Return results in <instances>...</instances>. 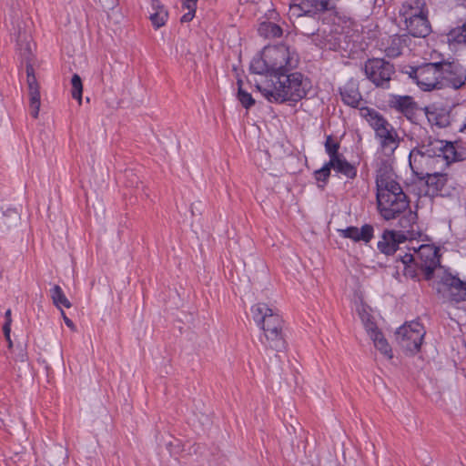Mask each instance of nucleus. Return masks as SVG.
<instances>
[{"mask_svg":"<svg viewBox=\"0 0 466 466\" xmlns=\"http://www.w3.org/2000/svg\"><path fill=\"white\" fill-rule=\"evenodd\" d=\"M20 221V215L15 208H0V235L5 234L15 228Z\"/></svg>","mask_w":466,"mask_h":466,"instance_id":"obj_24","label":"nucleus"},{"mask_svg":"<svg viewBox=\"0 0 466 466\" xmlns=\"http://www.w3.org/2000/svg\"><path fill=\"white\" fill-rule=\"evenodd\" d=\"M309 5L310 7L316 8L317 10H327L328 2L324 0H301L299 5Z\"/></svg>","mask_w":466,"mask_h":466,"instance_id":"obj_39","label":"nucleus"},{"mask_svg":"<svg viewBox=\"0 0 466 466\" xmlns=\"http://www.w3.org/2000/svg\"><path fill=\"white\" fill-rule=\"evenodd\" d=\"M339 94L344 104L357 108L362 101V96L359 89V82L350 79L343 87L339 88Z\"/></svg>","mask_w":466,"mask_h":466,"instance_id":"obj_19","label":"nucleus"},{"mask_svg":"<svg viewBox=\"0 0 466 466\" xmlns=\"http://www.w3.org/2000/svg\"><path fill=\"white\" fill-rule=\"evenodd\" d=\"M339 157L340 156H330L329 162L325 163L322 167H328L329 171L331 169L336 171Z\"/></svg>","mask_w":466,"mask_h":466,"instance_id":"obj_41","label":"nucleus"},{"mask_svg":"<svg viewBox=\"0 0 466 466\" xmlns=\"http://www.w3.org/2000/svg\"><path fill=\"white\" fill-rule=\"evenodd\" d=\"M441 89L451 87L458 90L466 85V69L454 61H440Z\"/></svg>","mask_w":466,"mask_h":466,"instance_id":"obj_8","label":"nucleus"},{"mask_svg":"<svg viewBox=\"0 0 466 466\" xmlns=\"http://www.w3.org/2000/svg\"><path fill=\"white\" fill-rule=\"evenodd\" d=\"M443 148L441 151V162L442 170H445L451 164L454 162L462 161L466 158V151L462 148H456L452 142L444 141L442 143Z\"/></svg>","mask_w":466,"mask_h":466,"instance_id":"obj_18","label":"nucleus"},{"mask_svg":"<svg viewBox=\"0 0 466 466\" xmlns=\"http://www.w3.org/2000/svg\"><path fill=\"white\" fill-rule=\"evenodd\" d=\"M336 172L350 179H353L357 177V167L350 164L343 155L339 157Z\"/></svg>","mask_w":466,"mask_h":466,"instance_id":"obj_31","label":"nucleus"},{"mask_svg":"<svg viewBox=\"0 0 466 466\" xmlns=\"http://www.w3.org/2000/svg\"><path fill=\"white\" fill-rule=\"evenodd\" d=\"M338 232L344 238L365 244L370 243L374 237V228L370 224H364L361 228L350 226L343 229H338Z\"/></svg>","mask_w":466,"mask_h":466,"instance_id":"obj_16","label":"nucleus"},{"mask_svg":"<svg viewBox=\"0 0 466 466\" xmlns=\"http://www.w3.org/2000/svg\"><path fill=\"white\" fill-rule=\"evenodd\" d=\"M249 69L253 74L266 75L267 77L271 78V70L268 61H266L263 50L252 58Z\"/></svg>","mask_w":466,"mask_h":466,"instance_id":"obj_27","label":"nucleus"},{"mask_svg":"<svg viewBox=\"0 0 466 466\" xmlns=\"http://www.w3.org/2000/svg\"><path fill=\"white\" fill-rule=\"evenodd\" d=\"M332 39L331 30H328L327 27H320V25H319V31L316 32L310 40L316 46L324 48L328 45L332 44Z\"/></svg>","mask_w":466,"mask_h":466,"instance_id":"obj_28","label":"nucleus"},{"mask_svg":"<svg viewBox=\"0 0 466 466\" xmlns=\"http://www.w3.org/2000/svg\"><path fill=\"white\" fill-rule=\"evenodd\" d=\"M447 37L450 43L466 45V23L451 29Z\"/></svg>","mask_w":466,"mask_h":466,"instance_id":"obj_33","label":"nucleus"},{"mask_svg":"<svg viewBox=\"0 0 466 466\" xmlns=\"http://www.w3.org/2000/svg\"><path fill=\"white\" fill-rule=\"evenodd\" d=\"M464 129L466 130V125L464 126Z\"/></svg>","mask_w":466,"mask_h":466,"instance_id":"obj_50","label":"nucleus"},{"mask_svg":"<svg viewBox=\"0 0 466 466\" xmlns=\"http://www.w3.org/2000/svg\"><path fill=\"white\" fill-rule=\"evenodd\" d=\"M258 33L267 38H275L282 35V28L272 22H263L259 25Z\"/></svg>","mask_w":466,"mask_h":466,"instance_id":"obj_30","label":"nucleus"},{"mask_svg":"<svg viewBox=\"0 0 466 466\" xmlns=\"http://www.w3.org/2000/svg\"><path fill=\"white\" fill-rule=\"evenodd\" d=\"M3 332H4L5 339L11 343V340H10L11 325H9L8 323H4Z\"/></svg>","mask_w":466,"mask_h":466,"instance_id":"obj_43","label":"nucleus"},{"mask_svg":"<svg viewBox=\"0 0 466 466\" xmlns=\"http://www.w3.org/2000/svg\"><path fill=\"white\" fill-rule=\"evenodd\" d=\"M399 14L404 21L428 14L426 2L425 0H407L400 7Z\"/></svg>","mask_w":466,"mask_h":466,"instance_id":"obj_21","label":"nucleus"},{"mask_svg":"<svg viewBox=\"0 0 466 466\" xmlns=\"http://www.w3.org/2000/svg\"><path fill=\"white\" fill-rule=\"evenodd\" d=\"M196 208V207H195V204H193V205L191 206V213H192V215H193V216L195 215V211H197V208Z\"/></svg>","mask_w":466,"mask_h":466,"instance_id":"obj_48","label":"nucleus"},{"mask_svg":"<svg viewBox=\"0 0 466 466\" xmlns=\"http://www.w3.org/2000/svg\"><path fill=\"white\" fill-rule=\"evenodd\" d=\"M444 170L437 169L435 172H430L420 180H424L428 187V193L431 195H438L447 184L448 175L443 172Z\"/></svg>","mask_w":466,"mask_h":466,"instance_id":"obj_22","label":"nucleus"},{"mask_svg":"<svg viewBox=\"0 0 466 466\" xmlns=\"http://www.w3.org/2000/svg\"><path fill=\"white\" fill-rule=\"evenodd\" d=\"M5 323H8L9 325H11L12 318H11V309H10L5 311Z\"/></svg>","mask_w":466,"mask_h":466,"instance_id":"obj_45","label":"nucleus"},{"mask_svg":"<svg viewBox=\"0 0 466 466\" xmlns=\"http://www.w3.org/2000/svg\"><path fill=\"white\" fill-rule=\"evenodd\" d=\"M417 218V213L409 210L404 216L400 218L399 223L401 228H403L407 232H410L413 231V225L416 223Z\"/></svg>","mask_w":466,"mask_h":466,"instance_id":"obj_35","label":"nucleus"},{"mask_svg":"<svg viewBox=\"0 0 466 466\" xmlns=\"http://www.w3.org/2000/svg\"><path fill=\"white\" fill-rule=\"evenodd\" d=\"M50 297L52 299L54 305L58 309H61L62 307L69 309L72 306L71 302L66 297L63 289L58 285H55L50 289Z\"/></svg>","mask_w":466,"mask_h":466,"instance_id":"obj_29","label":"nucleus"},{"mask_svg":"<svg viewBox=\"0 0 466 466\" xmlns=\"http://www.w3.org/2000/svg\"><path fill=\"white\" fill-rule=\"evenodd\" d=\"M441 161L419 150H410L409 154L410 169L418 178H422L425 175H429L430 172H435L437 169L442 170Z\"/></svg>","mask_w":466,"mask_h":466,"instance_id":"obj_10","label":"nucleus"},{"mask_svg":"<svg viewBox=\"0 0 466 466\" xmlns=\"http://www.w3.org/2000/svg\"><path fill=\"white\" fill-rule=\"evenodd\" d=\"M238 99L241 103V105L246 108L249 109L251 106L255 105V99L252 97L251 94L245 91L242 87V81H238Z\"/></svg>","mask_w":466,"mask_h":466,"instance_id":"obj_34","label":"nucleus"},{"mask_svg":"<svg viewBox=\"0 0 466 466\" xmlns=\"http://www.w3.org/2000/svg\"><path fill=\"white\" fill-rule=\"evenodd\" d=\"M419 69V66H409L406 70H405V73L409 75V77L410 79L413 80V82L415 83V72L414 71H417Z\"/></svg>","mask_w":466,"mask_h":466,"instance_id":"obj_42","label":"nucleus"},{"mask_svg":"<svg viewBox=\"0 0 466 466\" xmlns=\"http://www.w3.org/2000/svg\"><path fill=\"white\" fill-rule=\"evenodd\" d=\"M61 314H62V317H63V319H64L66 325L70 329H74L75 325H74L73 321L66 315V313L63 310H61Z\"/></svg>","mask_w":466,"mask_h":466,"instance_id":"obj_44","label":"nucleus"},{"mask_svg":"<svg viewBox=\"0 0 466 466\" xmlns=\"http://www.w3.org/2000/svg\"><path fill=\"white\" fill-rule=\"evenodd\" d=\"M366 329L372 339L375 348L389 359L392 358V350L383 334L377 329L375 323L368 321Z\"/></svg>","mask_w":466,"mask_h":466,"instance_id":"obj_23","label":"nucleus"},{"mask_svg":"<svg viewBox=\"0 0 466 466\" xmlns=\"http://www.w3.org/2000/svg\"><path fill=\"white\" fill-rule=\"evenodd\" d=\"M72 96L81 103L83 94V85L81 77L77 74H74L71 79Z\"/></svg>","mask_w":466,"mask_h":466,"instance_id":"obj_36","label":"nucleus"},{"mask_svg":"<svg viewBox=\"0 0 466 466\" xmlns=\"http://www.w3.org/2000/svg\"><path fill=\"white\" fill-rule=\"evenodd\" d=\"M263 54L269 65L271 78L257 85L262 96L277 104L298 102L305 97L309 88V80L301 73H289L299 64L297 53L285 45H279L264 47Z\"/></svg>","mask_w":466,"mask_h":466,"instance_id":"obj_1","label":"nucleus"},{"mask_svg":"<svg viewBox=\"0 0 466 466\" xmlns=\"http://www.w3.org/2000/svg\"><path fill=\"white\" fill-rule=\"evenodd\" d=\"M426 115L429 121L439 127H446L450 125V116L447 113L429 111V109L426 108Z\"/></svg>","mask_w":466,"mask_h":466,"instance_id":"obj_32","label":"nucleus"},{"mask_svg":"<svg viewBox=\"0 0 466 466\" xmlns=\"http://www.w3.org/2000/svg\"><path fill=\"white\" fill-rule=\"evenodd\" d=\"M458 5L466 8V0H457Z\"/></svg>","mask_w":466,"mask_h":466,"instance_id":"obj_47","label":"nucleus"},{"mask_svg":"<svg viewBox=\"0 0 466 466\" xmlns=\"http://www.w3.org/2000/svg\"><path fill=\"white\" fill-rule=\"evenodd\" d=\"M437 292L445 301L459 303L466 300V281L456 276L446 275L438 285Z\"/></svg>","mask_w":466,"mask_h":466,"instance_id":"obj_9","label":"nucleus"},{"mask_svg":"<svg viewBox=\"0 0 466 466\" xmlns=\"http://www.w3.org/2000/svg\"><path fill=\"white\" fill-rule=\"evenodd\" d=\"M443 140L427 137L417 142V145L411 150H419L420 152L440 158Z\"/></svg>","mask_w":466,"mask_h":466,"instance_id":"obj_25","label":"nucleus"},{"mask_svg":"<svg viewBox=\"0 0 466 466\" xmlns=\"http://www.w3.org/2000/svg\"><path fill=\"white\" fill-rule=\"evenodd\" d=\"M407 240L403 232L385 229L381 235V239L378 242V249L387 255H393L399 248V245Z\"/></svg>","mask_w":466,"mask_h":466,"instance_id":"obj_14","label":"nucleus"},{"mask_svg":"<svg viewBox=\"0 0 466 466\" xmlns=\"http://www.w3.org/2000/svg\"><path fill=\"white\" fill-rule=\"evenodd\" d=\"M362 116L375 131L384 155L391 156L400 145V137L392 125L378 111L372 108H362Z\"/></svg>","mask_w":466,"mask_h":466,"instance_id":"obj_5","label":"nucleus"},{"mask_svg":"<svg viewBox=\"0 0 466 466\" xmlns=\"http://www.w3.org/2000/svg\"><path fill=\"white\" fill-rule=\"evenodd\" d=\"M404 22L409 34L414 37H426L431 32L428 14L418 15Z\"/></svg>","mask_w":466,"mask_h":466,"instance_id":"obj_20","label":"nucleus"},{"mask_svg":"<svg viewBox=\"0 0 466 466\" xmlns=\"http://www.w3.org/2000/svg\"><path fill=\"white\" fill-rule=\"evenodd\" d=\"M251 313L256 324L263 330L260 342L265 349L277 352L283 351L287 342L283 333L281 317L265 303H258L251 308Z\"/></svg>","mask_w":466,"mask_h":466,"instance_id":"obj_4","label":"nucleus"},{"mask_svg":"<svg viewBox=\"0 0 466 466\" xmlns=\"http://www.w3.org/2000/svg\"><path fill=\"white\" fill-rule=\"evenodd\" d=\"M183 6L185 8H187L188 10V12L182 15L180 21L182 23L190 22L195 15V12H196L195 4H189V5H183Z\"/></svg>","mask_w":466,"mask_h":466,"instance_id":"obj_40","label":"nucleus"},{"mask_svg":"<svg viewBox=\"0 0 466 466\" xmlns=\"http://www.w3.org/2000/svg\"><path fill=\"white\" fill-rule=\"evenodd\" d=\"M309 5H300L301 9L304 10V14L298 15L296 22L294 23V28L296 34L302 35L309 39L319 31V11L314 8L316 11L309 9H304Z\"/></svg>","mask_w":466,"mask_h":466,"instance_id":"obj_12","label":"nucleus"},{"mask_svg":"<svg viewBox=\"0 0 466 466\" xmlns=\"http://www.w3.org/2000/svg\"><path fill=\"white\" fill-rule=\"evenodd\" d=\"M376 187L378 209L386 220L395 218L409 208L410 201L407 195L387 169L378 170Z\"/></svg>","mask_w":466,"mask_h":466,"instance_id":"obj_2","label":"nucleus"},{"mask_svg":"<svg viewBox=\"0 0 466 466\" xmlns=\"http://www.w3.org/2000/svg\"><path fill=\"white\" fill-rule=\"evenodd\" d=\"M415 83L423 91L441 89L440 62L425 63L414 71Z\"/></svg>","mask_w":466,"mask_h":466,"instance_id":"obj_11","label":"nucleus"},{"mask_svg":"<svg viewBox=\"0 0 466 466\" xmlns=\"http://www.w3.org/2000/svg\"><path fill=\"white\" fill-rule=\"evenodd\" d=\"M339 144L332 139L330 136H329L325 142V150L329 157L330 156H341L339 153Z\"/></svg>","mask_w":466,"mask_h":466,"instance_id":"obj_38","label":"nucleus"},{"mask_svg":"<svg viewBox=\"0 0 466 466\" xmlns=\"http://www.w3.org/2000/svg\"><path fill=\"white\" fill-rule=\"evenodd\" d=\"M424 335L423 326L418 321H411L397 329L396 339L403 350L414 354L420 350Z\"/></svg>","mask_w":466,"mask_h":466,"instance_id":"obj_7","label":"nucleus"},{"mask_svg":"<svg viewBox=\"0 0 466 466\" xmlns=\"http://www.w3.org/2000/svg\"><path fill=\"white\" fill-rule=\"evenodd\" d=\"M396 272L393 277L400 279V269L402 275L415 281L420 280L423 274L426 280L433 278L435 269L440 267L439 250L430 245H422L414 254L405 253L396 258Z\"/></svg>","mask_w":466,"mask_h":466,"instance_id":"obj_3","label":"nucleus"},{"mask_svg":"<svg viewBox=\"0 0 466 466\" xmlns=\"http://www.w3.org/2000/svg\"><path fill=\"white\" fill-rule=\"evenodd\" d=\"M26 77L30 99V115L34 118H36L40 108V92L39 86L35 76L34 67L30 64L26 65Z\"/></svg>","mask_w":466,"mask_h":466,"instance_id":"obj_15","label":"nucleus"},{"mask_svg":"<svg viewBox=\"0 0 466 466\" xmlns=\"http://www.w3.org/2000/svg\"><path fill=\"white\" fill-rule=\"evenodd\" d=\"M388 104L391 109L402 114L410 122H416L420 106L412 96L390 95Z\"/></svg>","mask_w":466,"mask_h":466,"instance_id":"obj_13","label":"nucleus"},{"mask_svg":"<svg viewBox=\"0 0 466 466\" xmlns=\"http://www.w3.org/2000/svg\"><path fill=\"white\" fill-rule=\"evenodd\" d=\"M196 208V207H195V204H193V205L191 206V213H192V215H193V216L195 215V211H197V208Z\"/></svg>","mask_w":466,"mask_h":466,"instance_id":"obj_49","label":"nucleus"},{"mask_svg":"<svg viewBox=\"0 0 466 466\" xmlns=\"http://www.w3.org/2000/svg\"><path fill=\"white\" fill-rule=\"evenodd\" d=\"M198 0H184L183 5H187L189 4H195V7H197Z\"/></svg>","mask_w":466,"mask_h":466,"instance_id":"obj_46","label":"nucleus"},{"mask_svg":"<svg viewBox=\"0 0 466 466\" xmlns=\"http://www.w3.org/2000/svg\"><path fill=\"white\" fill-rule=\"evenodd\" d=\"M149 14V18L157 29L165 25L168 13L159 0H151V11Z\"/></svg>","mask_w":466,"mask_h":466,"instance_id":"obj_26","label":"nucleus"},{"mask_svg":"<svg viewBox=\"0 0 466 466\" xmlns=\"http://www.w3.org/2000/svg\"><path fill=\"white\" fill-rule=\"evenodd\" d=\"M411 37L410 35H394L388 40L384 49L385 55L390 58L401 56L405 50H410Z\"/></svg>","mask_w":466,"mask_h":466,"instance_id":"obj_17","label":"nucleus"},{"mask_svg":"<svg viewBox=\"0 0 466 466\" xmlns=\"http://www.w3.org/2000/svg\"><path fill=\"white\" fill-rule=\"evenodd\" d=\"M313 176L318 182V187L324 188L330 177V171H329L328 167H321L318 170H315Z\"/></svg>","mask_w":466,"mask_h":466,"instance_id":"obj_37","label":"nucleus"},{"mask_svg":"<svg viewBox=\"0 0 466 466\" xmlns=\"http://www.w3.org/2000/svg\"><path fill=\"white\" fill-rule=\"evenodd\" d=\"M364 73L377 87L387 89L395 75V67L383 58H370L364 64Z\"/></svg>","mask_w":466,"mask_h":466,"instance_id":"obj_6","label":"nucleus"}]
</instances>
